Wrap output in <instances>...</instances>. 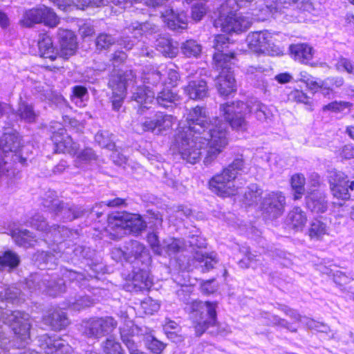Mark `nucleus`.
<instances>
[{"mask_svg":"<svg viewBox=\"0 0 354 354\" xmlns=\"http://www.w3.org/2000/svg\"><path fill=\"white\" fill-rule=\"evenodd\" d=\"M186 122L174 138L181 158L195 164L203 156L205 165L212 164L228 145L227 124L219 117L209 118L200 106L189 109Z\"/></svg>","mask_w":354,"mask_h":354,"instance_id":"f257e3e1","label":"nucleus"},{"mask_svg":"<svg viewBox=\"0 0 354 354\" xmlns=\"http://www.w3.org/2000/svg\"><path fill=\"white\" fill-rule=\"evenodd\" d=\"M254 0H221L214 26L226 32H239L250 26V20L236 13L239 8L245 7Z\"/></svg>","mask_w":354,"mask_h":354,"instance_id":"f03ea898","label":"nucleus"},{"mask_svg":"<svg viewBox=\"0 0 354 354\" xmlns=\"http://www.w3.org/2000/svg\"><path fill=\"white\" fill-rule=\"evenodd\" d=\"M244 169L245 163L242 156L235 158L221 173L210 179L209 184L211 190L222 197L234 195L236 192L234 180Z\"/></svg>","mask_w":354,"mask_h":354,"instance_id":"7ed1b4c3","label":"nucleus"},{"mask_svg":"<svg viewBox=\"0 0 354 354\" xmlns=\"http://www.w3.org/2000/svg\"><path fill=\"white\" fill-rule=\"evenodd\" d=\"M216 302L194 301L189 306L190 317L193 320L196 336L202 335L216 323Z\"/></svg>","mask_w":354,"mask_h":354,"instance_id":"20e7f679","label":"nucleus"},{"mask_svg":"<svg viewBox=\"0 0 354 354\" xmlns=\"http://www.w3.org/2000/svg\"><path fill=\"white\" fill-rule=\"evenodd\" d=\"M42 204L44 207L59 216L63 221H71L82 216L86 210L80 206L66 203L58 198L55 191L48 190L43 197Z\"/></svg>","mask_w":354,"mask_h":354,"instance_id":"39448f33","label":"nucleus"},{"mask_svg":"<svg viewBox=\"0 0 354 354\" xmlns=\"http://www.w3.org/2000/svg\"><path fill=\"white\" fill-rule=\"evenodd\" d=\"M233 55L229 57L226 54L214 55V68L218 72L216 78V86L221 95H228L235 91V80L232 71Z\"/></svg>","mask_w":354,"mask_h":354,"instance_id":"423d86ee","label":"nucleus"},{"mask_svg":"<svg viewBox=\"0 0 354 354\" xmlns=\"http://www.w3.org/2000/svg\"><path fill=\"white\" fill-rule=\"evenodd\" d=\"M0 322L8 325L14 333L22 341L30 339L29 315L21 311L3 310L0 306ZM4 338V333L0 329V340Z\"/></svg>","mask_w":354,"mask_h":354,"instance_id":"0eeeda50","label":"nucleus"},{"mask_svg":"<svg viewBox=\"0 0 354 354\" xmlns=\"http://www.w3.org/2000/svg\"><path fill=\"white\" fill-rule=\"evenodd\" d=\"M220 113L225 120L227 124V131L228 124L233 129L238 131H245L248 124L246 120V115L248 114V106L243 102L237 101L232 103H225L220 105ZM224 122V121H223ZM229 138V132H227Z\"/></svg>","mask_w":354,"mask_h":354,"instance_id":"6e6552de","label":"nucleus"},{"mask_svg":"<svg viewBox=\"0 0 354 354\" xmlns=\"http://www.w3.org/2000/svg\"><path fill=\"white\" fill-rule=\"evenodd\" d=\"M133 79L134 75L131 71H115L111 74L108 84L113 91L111 97L113 110L118 111L122 107L127 85Z\"/></svg>","mask_w":354,"mask_h":354,"instance_id":"1a4fd4ad","label":"nucleus"},{"mask_svg":"<svg viewBox=\"0 0 354 354\" xmlns=\"http://www.w3.org/2000/svg\"><path fill=\"white\" fill-rule=\"evenodd\" d=\"M27 287L31 290L46 292L50 296L56 297L66 290L65 281L57 277L42 275L39 273L32 274L26 281Z\"/></svg>","mask_w":354,"mask_h":354,"instance_id":"9d476101","label":"nucleus"},{"mask_svg":"<svg viewBox=\"0 0 354 354\" xmlns=\"http://www.w3.org/2000/svg\"><path fill=\"white\" fill-rule=\"evenodd\" d=\"M246 40L249 48L254 52L272 56L279 54L280 50L274 44L272 36L267 30L250 32Z\"/></svg>","mask_w":354,"mask_h":354,"instance_id":"9b49d317","label":"nucleus"},{"mask_svg":"<svg viewBox=\"0 0 354 354\" xmlns=\"http://www.w3.org/2000/svg\"><path fill=\"white\" fill-rule=\"evenodd\" d=\"M50 128L53 133L51 139L57 153H68L71 155H75L77 153L79 145L73 141L71 137L66 133V129L60 123L51 122Z\"/></svg>","mask_w":354,"mask_h":354,"instance_id":"f8f14e48","label":"nucleus"},{"mask_svg":"<svg viewBox=\"0 0 354 354\" xmlns=\"http://www.w3.org/2000/svg\"><path fill=\"white\" fill-rule=\"evenodd\" d=\"M328 178L334 197L342 200L351 198V192L354 191V180H348V177L341 171H331Z\"/></svg>","mask_w":354,"mask_h":354,"instance_id":"ddd939ff","label":"nucleus"},{"mask_svg":"<svg viewBox=\"0 0 354 354\" xmlns=\"http://www.w3.org/2000/svg\"><path fill=\"white\" fill-rule=\"evenodd\" d=\"M176 122V118L164 112H157L151 118L146 119L140 123L143 131H151L160 135L169 130Z\"/></svg>","mask_w":354,"mask_h":354,"instance_id":"4468645a","label":"nucleus"},{"mask_svg":"<svg viewBox=\"0 0 354 354\" xmlns=\"http://www.w3.org/2000/svg\"><path fill=\"white\" fill-rule=\"evenodd\" d=\"M286 206V198L280 192L268 194L261 203V210L265 216L270 219H274L284 212Z\"/></svg>","mask_w":354,"mask_h":354,"instance_id":"2eb2a0df","label":"nucleus"},{"mask_svg":"<svg viewBox=\"0 0 354 354\" xmlns=\"http://www.w3.org/2000/svg\"><path fill=\"white\" fill-rule=\"evenodd\" d=\"M115 221L114 225L124 229L126 232L138 234L143 231L146 227V221L138 214L122 213L118 214L111 218Z\"/></svg>","mask_w":354,"mask_h":354,"instance_id":"dca6fc26","label":"nucleus"},{"mask_svg":"<svg viewBox=\"0 0 354 354\" xmlns=\"http://www.w3.org/2000/svg\"><path fill=\"white\" fill-rule=\"evenodd\" d=\"M21 145V140L15 133H4L0 138V176L8 171V162L6 160L7 153L16 151Z\"/></svg>","mask_w":354,"mask_h":354,"instance_id":"f3484780","label":"nucleus"},{"mask_svg":"<svg viewBox=\"0 0 354 354\" xmlns=\"http://www.w3.org/2000/svg\"><path fill=\"white\" fill-rule=\"evenodd\" d=\"M39 342L46 354H72V347L60 338L45 334L40 337Z\"/></svg>","mask_w":354,"mask_h":354,"instance_id":"a211bd4d","label":"nucleus"},{"mask_svg":"<svg viewBox=\"0 0 354 354\" xmlns=\"http://www.w3.org/2000/svg\"><path fill=\"white\" fill-rule=\"evenodd\" d=\"M120 331L121 339L127 347L129 342L137 344L133 339L135 337L144 336L146 339L147 336L151 335V330L149 328L146 326L139 327L135 325L129 319L124 320V324L120 328Z\"/></svg>","mask_w":354,"mask_h":354,"instance_id":"6ab92c4d","label":"nucleus"},{"mask_svg":"<svg viewBox=\"0 0 354 354\" xmlns=\"http://www.w3.org/2000/svg\"><path fill=\"white\" fill-rule=\"evenodd\" d=\"M57 37L60 48L59 55L68 59L74 55L77 48V42L73 32L68 30L59 29Z\"/></svg>","mask_w":354,"mask_h":354,"instance_id":"aec40b11","label":"nucleus"},{"mask_svg":"<svg viewBox=\"0 0 354 354\" xmlns=\"http://www.w3.org/2000/svg\"><path fill=\"white\" fill-rule=\"evenodd\" d=\"M124 248L127 252V261L133 262L134 261H139L142 263L149 262L150 255L149 250L142 243L137 241H130L127 243Z\"/></svg>","mask_w":354,"mask_h":354,"instance_id":"412c9836","label":"nucleus"},{"mask_svg":"<svg viewBox=\"0 0 354 354\" xmlns=\"http://www.w3.org/2000/svg\"><path fill=\"white\" fill-rule=\"evenodd\" d=\"M306 205L308 209L316 214L327 210L328 201L326 194L320 190H314L306 196Z\"/></svg>","mask_w":354,"mask_h":354,"instance_id":"4be33fe9","label":"nucleus"},{"mask_svg":"<svg viewBox=\"0 0 354 354\" xmlns=\"http://www.w3.org/2000/svg\"><path fill=\"white\" fill-rule=\"evenodd\" d=\"M162 17L171 30L180 31L187 28L188 18L184 12L176 13L173 9H169L162 13Z\"/></svg>","mask_w":354,"mask_h":354,"instance_id":"5701e85b","label":"nucleus"},{"mask_svg":"<svg viewBox=\"0 0 354 354\" xmlns=\"http://www.w3.org/2000/svg\"><path fill=\"white\" fill-rule=\"evenodd\" d=\"M194 260L198 263L196 267L203 272H207L218 263L216 254L214 252L206 253L203 250H196L193 253Z\"/></svg>","mask_w":354,"mask_h":354,"instance_id":"b1692460","label":"nucleus"},{"mask_svg":"<svg viewBox=\"0 0 354 354\" xmlns=\"http://www.w3.org/2000/svg\"><path fill=\"white\" fill-rule=\"evenodd\" d=\"M310 0H266V11L274 14L287 8L291 3L296 4L299 9H306Z\"/></svg>","mask_w":354,"mask_h":354,"instance_id":"393cba45","label":"nucleus"},{"mask_svg":"<svg viewBox=\"0 0 354 354\" xmlns=\"http://www.w3.org/2000/svg\"><path fill=\"white\" fill-rule=\"evenodd\" d=\"M184 91L190 99L201 100L207 96L208 88L205 80H195L189 82Z\"/></svg>","mask_w":354,"mask_h":354,"instance_id":"a878e982","label":"nucleus"},{"mask_svg":"<svg viewBox=\"0 0 354 354\" xmlns=\"http://www.w3.org/2000/svg\"><path fill=\"white\" fill-rule=\"evenodd\" d=\"M158 30V27L150 21L139 23L138 21L132 22L126 28V31L133 35L136 39L142 35H151Z\"/></svg>","mask_w":354,"mask_h":354,"instance_id":"bb28decb","label":"nucleus"},{"mask_svg":"<svg viewBox=\"0 0 354 354\" xmlns=\"http://www.w3.org/2000/svg\"><path fill=\"white\" fill-rule=\"evenodd\" d=\"M187 250V244L183 239L168 238L163 241L160 255L174 257L178 253Z\"/></svg>","mask_w":354,"mask_h":354,"instance_id":"cd10ccee","label":"nucleus"},{"mask_svg":"<svg viewBox=\"0 0 354 354\" xmlns=\"http://www.w3.org/2000/svg\"><path fill=\"white\" fill-rule=\"evenodd\" d=\"M306 222V214L299 207H294L290 211L286 218V224L296 231L302 230Z\"/></svg>","mask_w":354,"mask_h":354,"instance_id":"c85d7f7f","label":"nucleus"},{"mask_svg":"<svg viewBox=\"0 0 354 354\" xmlns=\"http://www.w3.org/2000/svg\"><path fill=\"white\" fill-rule=\"evenodd\" d=\"M155 92L147 86H140L132 92L131 100L140 104L143 109H149L150 104L154 100Z\"/></svg>","mask_w":354,"mask_h":354,"instance_id":"c756f323","label":"nucleus"},{"mask_svg":"<svg viewBox=\"0 0 354 354\" xmlns=\"http://www.w3.org/2000/svg\"><path fill=\"white\" fill-rule=\"evenodd\" d=\"M16 114L21 120L27 123L35 122L39 117V113L35 110L33 105L22 100L21 98H20Z\"/></svg>","mask_w":354,"mask_h":354,"instance_id":"7c9ffc66","label":"nucleus"},{"mask_svg":"<svg viewBox=\"0 0 354 354\" xmlns=\"http://www.w3.org/2000/svg\"><path fill=\"white\" fill-rule=\"evenodd\" d=\"M156 47L157 50L166 57L174 58L178 53L177 44L165 37H160L156 39Z\"/></svg>","mask_w":354,"mask_h":354,"instance_id":"2f4dec72","label":"nucleus"},{"mask_svg":"<svg viewBox=\"0 0 354 354\" xmlns=\"http://www.w3.org/2000/svg\"><path fill=\"white\" fill-rule=\"evenodd\" d=\"M247 106L248 113H253L258 120L265 121L272 115L270 109L258 100H250Z\"/></svg>","mask_w":354,"mask_h":354,"instance_id":"473e14b6","label":"nucleus"},{"mask_svg":"<svg viewBox=\"0 0 354 354\" xmlns=\"http://www.w3.org/2000/svg\"><path fill=\"white\" fill-rule=\"evenodd\" d=\"M45 322L55 330H60L69 324L66 313L61 310H55L52 313L49 314L46 317Z\"/></svg>","mask_w":354,"mask_h":354,"instance_id":"72a5a7b5","label":"nucleus"},{"mask_svg":"<svg viewBox=\"0 0 354 354\" xmlns=\"http://www.w3.org/2000/svg\"><path fill=\"white\" fill-rule=\"evenodd\" d=\"M290 50L294 58L301 62H307L313 58V49L306 44H292Z\"/></svg>","mask_w":354,"mask_h":354,"instance_id":"f704fd0d","label":"nucleus"},{"mask_svg":"<svg viewBox=\"0 0 354 354\" xmlns=\"http://www.w3.org/2000/svg\"><path fill=\"white\" fill-rule=\"evenodd\" d=\"M39 53L44 58H48L55 60L57 58V53L53 45L52 39L46 35L40 37L38 41Z\"/></svg>","mask_w":354,"mask_h":354,"instance_id":"c9c22d12","label":"nucleus"},{"mask_svg":"<svg viewBox=\"0 0 354 354\" xmlns=\"http://www.w3.org/2000/svg\"><path fill=\"white\" fill-rule=\"evenodd\" d=\"M153 284L152 278L149 272L144 269H140L135 272L133 277V285L138 290H149Z\"/></svg>","mask_w":354,"mask_h":354,"instance_id":"e433bc0d","label":"nucleus"},{"mask_svg":"<svg viewBox=\"0 0 354 354\" xmlns=\"http://www.w3.org/2000/svg\"><path fill=\"white\" fill-rule=\"evenodd\" d=\"M179 101L180 96L167 87L158 92L156 97L158 104L164 108L172 106Z\"/></svg>","mask_w":354,"mask_h":354,"instance_id":"4c0bfd02","label":"nucleus"},{"mask_svg":"<svg viewBox=\"0 0 354 354\" xmlns=\"http://www.w3.org/2000/svg\"><path fill=\"white\" fill-rule=\"evenodd\" d=\"M181 53L187 58H198L203 50L202 45L194 39H187L180 46Z\"/></svg>","mask_w":354,"mask_h":354,"instance_id":"58836bf2","label":"nucleus"},{"mask_svg":"<svg viewBox=\"0 0 354 354\" xmlns=\"http://www.w3.org/2000/svg\"><path fill=\"white\" fill-rule=\"evenodd\" d=\"M261 317L268 320V325L285 328L292 333L297 331V328L294 327L292 324L278 315H272L268 312H263L261 313Z\"/></svg>","mask_w":354,"mask_h":354,"instance_id":"ea45409f","label":"nucleus"},{"mask_svg":"<svg viewBox=\"0 0 354 354\" xmlns=\"http://www.w3.org/2000/svg\"><path fill=\"white\" fill-rule=\"evenodd\" d=\"M44 232L49 239H52L53 241L57 243H61L72 234V232L64 225H55L48 226V229Z\"/></svg>","mask_w":354,"mask_h":354,"instance_id":"a19ab883","label":"nucleus"},{"mask_svg":"<svg viewBox=\"0 0 354 354\" xmlns=\"http://www.w3.org/2000/svg\"><path fill=\"white\" fill-rule=\"evenodd\" d=\"M93 319L101 337L111 333L117 327V322L111 317H95Z\"/></svg>","mask_w":354,"mask_h":354,"instance_id":"79ce46f5","label":"nucleus"},{"mask_svg":"<svg viewBox=\"0 0 354 354\" xmlns=\"http://www.w3.org/2000/svg\"><path fill=\"white\" fill-rule=\"evenodd\" d=\"M142 80L144 85L149 88L156 87L162 83V74L158 68H151L145 71Z\"/></svg>","mask_w":354,"mask_h":354,"instance_id":"37998d69","label":"nucleus"},{"mask_svg":"<svg viewBox=\"0 0 354 354\" xmlns=\"http://www.w3.org/2000/svg\"><path fill=\"white\" fill-rule=\"evenodd\" d=\"M20 262L19 256L12 251H6L0 254V270L8 268L13 269L18 266Z\"/></svg>","mask_w":354,"mask_h":354,"instance_id":"c03bdc74","label":"nucleus"},{"mask_svg":"<svg viewBox=\"0 0 354 354\" xmlns=\"http://www.w3.org/2000/svg\"><path fill=\"white\" fill-rule=\"evenodd\" d=\"M42 8L29 10L24 13L21 24L30 27L35 24L42 23Z\"/></svg>","mask_w":354,"mask_h":354,"instance_id":"a18cd8bd","label":"nucleus"},{"mask_svg":"<svg viewBox=\"0 0 354 354\" xmlns=\"http://www.w3.org/2000/svg\"><path fill=\"white\" fill-rule=\"evenodd\" d=\"M327 230L326 223L319 219H314L310 223L308 234L311 239L319 240L327 234Z\"/></svg>","mask_w":354,"mask_h":354,"instance_id":"49530a36","label":"nucleus"},{"mask_svg":"<svg viewBox=\"0 0 354 354\" xmlns=\"http://www.w3.org/2000/svg\"><path fill=\"white\" fill-rule=\"evenodd\" d=\"M305 177L303 174H295L291 178V186L294 191V199L298 200L301 198L304 193Z\"/></svg>","mask_w":354,"mask_h":354,"instance_id":"de8ad7c7","label":"nucleus"},{"mask_svg":"<svg viewBox=\"0 0 354 354\" xmlns=\"http://www.w3.org/2000/svg\"><path fill=\"white\" fill-rule=\"evenodd\" d=\"M112 134L107 131H100L95 136V140L103 147L113 150L115 148V143L111 138Z\"/></svg>","mask_w":354,"mask_h":354,"instance_id":"09e8293b","label":"nucleus"},{"mask_svg":"<svg viewBox=\"0 0 354 354\" xmlns=\"http://www.w3.org/2000/svg\"><path fill=\"white\" fill-rule=\"evenodd\" d=\"M353 104L349 102L334 101L323 107L324 111H331L335 113L350 112Z\"/></svg>","mask_w":354,"mask_h":354,"instance_id":"8fccbe9b","label":"nucleus"},{"mask_svg":"<svg viewBox=\"0 0 354 354\" xmlns=\"http://www.w3.org/2000/svg\"><path fill=\"white\" fill-rule=\"evenodd\" d=\"M12 237L16 243L19 245L27 247L32 245L31 241L33 238L30 235V232L27 230L14 231Z\"/></svg>","mask_w":354,"mask_h":354,"instance_id":"3c124183","label":"nucleus"},{"mask_svg":"<svg viewBox=\"0 0 354 354\" xmlns=\"http://www.w3.org/2000/svg\"><path fill=\"white\" fill-rule=\"evenodd\" d=\"M93 300L88 296H78V298L70 300L68 306L75 310H81L93 304Z\"/></svg>","mask_w":354,"mask_h":354,"instance_id":"603ef678","label":"nucleus"},{"mask_svg":"<svg viewBox=\"0 0 354 354\" xmlns=\"http://www.w3.org/2000/svg\"><path fill=\"white\" fill-rule=\"evenodd\" d=\"M103 351L106 354H124L121 344L114 339L108 338L103 342Z\"/></svg>","mask_w":354,"mask_h":354,"instance_id":"864d4df0","label":"nucleus"},{"mask_svg":"<svg viewBox=\"0 0 354 354\" xmlns=\"http://www.w3.org/2000/svg\"><path fill=\"white\" fill-rule=\"evenodd\" d=\"M229 44V39L227 37H226L224 35H217L214 37L213 39V47L215 48L216 50H217V53H215L214 55L217 53H222L223 50L228 47ZM229 57H230L232 55H233V58L234 57V54L233 53H231L230 55H228L227 53H225Z\"/></svg>","mask_w":354,"mask_h":354,"instance_id":"5fc2aeb1","label":"nucleus"},{"mask_svg":"<svg viewBox=\"0 0 354 354\" xmlns=\"http://www.w3.org/2000/svg\"><path fill=\"white\" fill-rule=\"evenodd\" d=\"M262 192L261 189H259L257 185H251L248 187V190L245 192V199L249 205L257 203L261 196Z\"/></svg>","mask_w":354,"mask_h":354,"instance_id":"6e6d98bb","label":"nucleus"},{"mask_svg":"<svg viewBox=\"0 0 354 354\" xmlns=\"http://www.w3.org/2000/svg\"><path fill=\"white\" fill-rule=\"evenodd\" d=\"M82 333L86 337L90 338L99 339L102 337L93 318L90 319L84 323Z\"/></svg>","mask_w":354,"mask_h":354,"instance_id":"4d7b16f0","label":"nucleus"},{"mask_svg":"<svg viewBox=\"0 0 354 354\" xmlns=\"http://www.w3.org/2000/svg\"><path fill=\"white\" fill-rule=\"evenodd\" d=\"M145 344L151 352L156 354H160L166 346L163 342L152 335H149L146 337Z\"/></svg>","mask_w":354,"mask_h":354,"instance_id":"13d9d810","label":"nucleus"},{"mask_svg":"<svg viewBox=\"0 0 354 354\" xmlns=\"http://www.w3.org/2000/svg\"><path fill=\"white\" fill-rule=\"evenodd\" d=\"M42 12V23L45 25L54 27L58 24L59 19L52 9L44 7Z\"/></svg>","mask_w":354,"mask_h":354,"instance_id":"bf43d9fd","label":"nucleus"},{"mask_svg":"<svg viewBox=\"0 0 354 354\" xmlns=\"http://www.w3.org/2000/svg\"><path fill=\"white\" fill-rule=\"evenodd\" d=\"M42 12V23L45 25L54 27L58 24L59 19L52 9L44 7Z\"/></svg>","mask_w":354,"mask_h":354,"instance_id":"052dcab7","label":"nucleus"},{"mask_svg":"<svg viewBox=\"0 0 354 354\" xmlns=\"http://www.w3.org/2000/svg\"><path fill=\"white\" fill-rule=\"evenodd\" d=\"M185 242L187 244V250H188V248H190L192 256L194 252L202 250L201 249L206 245L205 241L203 239L195 235L192 236L188 240L185 241Z\"/></svg>","mask_w":354,"mask_h":354,"instance_id":"680f3d73","label":"nucleus"},{"mask_svg":"<svg viewBox=\"0 0 354 354\" xmlns=\"http://www.w3.org/2000/svg\"><path fill=\"white\" fill-rule=\"evenodd\" d=\"M115 43V39L109 34L102 33L97 36L95 45L99 50H106Z\"/></svg>","mask_w":354,"mask_h":354,"instance_id":"e2e57ef3","label":"nucleus"},{"mask_svg":"<svg viewBox=\"0 0 354 354\" xmlns=\"http://www.w3.org/2000/svg\"><path fill=\"white\" fill-rule=\"evenodd\" d=\"M20 295V290L16 287L12 286L5 288L3 291H0V299L3 302V300L14 302Z\"/></svg>","mask_w":354,"mask_h":354,"instance_id":"0e129e2a","label":"nucleus"},{"mask_svg":"<svg viewBox=\"0 0 354 354\" xmlns=\"http://www.w3.org/2000/svg\"><path fill=\"white\" fill-rule=\"evenodd\" d=\"M162 216L159 212H150L148 214L147 221H145L149 224V228L156 231L162 227Z\"/></svg>","mask_w":354,"mask_h":354,"instance_id":"69168bd1","label":"nucleus"},{"mask_svg":"<svg viewBox=\"0 0 354 354\" xmlns=\"http://www.w3.org/2000/svg\"><path fill=\"white\" fill-rule=\"evenodd\" d=\"M30 225L41 232H45L48 229V225L42 215L35 214L30 220Z\"/></svg>","mask_w":354,"mask_h":354,"instance_id":"338daca9","label":"nucleus"},{"mask_svg":"<svg viewBox=\"0 0 354 354\" xmlns=\"http://www.w3.org/2000/svg\"><path fill=\"white\" fill-rule=\"evenodd\" d=\"M276 308L280 310L281 311L283 312L287 316L293 319L295 322L301 323L303 322V320L305 317H303L301 315H299L296 310L290 308V307L286 305L280 304H277Z\"/></svg>","mask_w":354,"mask_h":354,"instance_id":"774afa93","label":"nucleus"}]
</instances>
